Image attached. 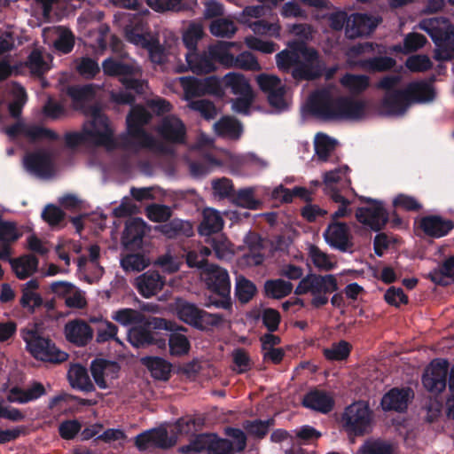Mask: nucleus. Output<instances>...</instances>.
<instances>
[{"label": "nucleus", "instance_id": "nucleus-1", "mask_svg": "<svg viewBox=\"0 0 454 454\" xmlns=\"http://www.w3.org/2000/svg\"><path fill=\"white\" fill-rule=\"evenodd\" d=\"M307 107L313 116L328 121L359 119L364 114L365 105L346 97L333 98L327 90H320L309 96Z\"/></svg>", "mask_w": 454, "mask_h": 454}, {"label": "nucleus", "instance_id": "nucleus-2", "mask_svg": "<svg viewBox=\"0 0 454 454\" xmlns=\"http://www.w3.org/2000/svg\"><path fill=\"white\" fill-rule=\"evenodd\" d=\"M148 113L143 109H137L127 116L128 136L121 137L120 147L137 153L140 149H153L156 146L155 138L144 129L149 121Z\"/></svg>", "mask_w": 454, "mask_h": 454}, {"label": "nucleus", "instance_id": "nucleus-3", "mask_svg": "<svg viewBox=\"0 0 454 454\" xmlns=\"http://www.w3.org/2000/svg\"><path fill=\"white\" fill-rule=\"evenodd\" d=\"M204 282L210 295L207 297L206 307L214 306L218 309H231V279L229 273L223 268L210 264L204 272Z\"/></svg>", "mask_w": 454, "mask_h": 454}, {"label": "nucleus", "instance_id": "nucleus-4", "mask_svg": "<svg viewBox=\"0 0 454 454\" xmlns=\"http://www.w3.org/2000/svg\"><path fill=\"white\" fill-rule=\"evenodd\" d=\"M102 68L105 74L117 77L126 90L134 91L138 95L145 92L146 82L141 78L143 71L137 62H124L108 58L103 61Z\"/></svg>", "mask_w": 454, "mask_h": 454}, {"label": "nucleus", "instance_id": "nucleus-5", "mask_svg": "<svg viewBox=\"0 0 454 454\" xmlns=\"http://www.w3.org/2000/svg\"><path fill=\"white\" fill-rule=\"evenodd\" d=\"M339 289L337 278L334 275H318L309 273L302 278L297 285L294 294L302 295L311 294L310 304L315 309H319L328 303L327 294Z\"/></svg>", "mask_w": 454, "mask_h": 454}, {"label": "nucleus", "instance_id": "nucleus-6", "mask_svg": "<svg viewBox=\"0 0 454 454\" xmlns=\"http://www.w3.org/2000/svg\"><path fill=\"white\" fill-rule=\"evenodd\" d=\"M21 337L27 350L37 360L61 364L68 358L67 353L58 348L51 339L40 335L35 327L22 329Z\"/></svg>", "mask_w": 454, "mask_h": 454}, {"label": "nucleus", "instance_id": "nucleus-7", "mask_svg": "<svg viewBox=\"0 0 454 454\" xmlns=\"http://www.w3.org/2000/svg\"><path fill=\"white\" fill-rule=\"evenodd\" d=\"M175 323L161 317H153L151 322L144 321L131 327L128 331V340L135 348H147L156 345L159 348H165L167 340L158 336V333L151 331V327L159 330L173 331Z\"/></svg>", "mask_w": 454, "mask_h": 454}, {"label": "nucleus", "instance_id": "nucleus-8", "mask_svg": "<svg viewBox=\"0 0 454 454\" xmlns=\"http://www.w3.org/2000/svg\"><path fill=\"white\" fill-rule=\"evenodd\" d=\"M373 412L366 402L348 405L342 414V427L348 436H364L372 432Z\"/></svg>", "mask_w": 454, "mask_h": 454}, {"label": "nucleus", "instance_id": "nucleus-9", "mask_svg": "<svg viewBox=\"0 0 454 454\" xmlns=\"http://www.w3.org/2000/svg\"><path fill=\"white\" fill-rule=\"evenodd\" d=\"M177 317L184 323L200 331H209L223 322V317L218 313H209L192 302L180 300L176 307Z\"/></svg>", "mask_w": 454, "mask_h": 454}, {"label": "nucleus", "instance_id": "nucleus-10", "mask_svg": "<svg viewBox=\"0 0 454 454\" xmlns=\"http://www.w3.org/2000/svg\"><path fill=\"white\" fill-rule=\"evenodd\" d=\"M300 52L299 60L291 71L294 79L297 81H313L320 78L325 70V63L318 51L307 46L304 43L297 44Z\"/></svg>", "mask_w": 454, "mask_h": 454}, {"label": "nucleus", "instance_id": "nucleus-11", "mask_svg": "<svg viewBox=\"0 0 454 454\" xmlns=\"http://www.w3.org/2000/svg\"><path fill=\"white\" fill-rule=\"evenodd\" d=\"M91 121L90 128H85L90 142L98 146H104L107 151L120 147L114 137V130L110 127L107 116L102 113L98 106L90 107Z\"/></svg>", "mask_w": 454, "mask_h": 454}, {"label": "nucleus", "instance_id": "nucleus-12", "mask_svg": "<svg viewBox=\"0 0 454 454\" xmlns=\"http://www.w3.org/2000/svg\"><path fill=\"white\" fill-rule=\"evenodd\" d=\"M448 373L449 362L446 359H434L425 369L422 384L428 392L438 395L447 386Z\"/></svg>", "mask_w": 454, "mask_h": 454}, {"label": "nucleus", "instance_id": "nucleus-13", "mask_svg": "<svg viewBox=\"0 0 454 454\" xmlns=\"http://www.w3.org/2000/svg\"><path fill=\"white\" fill-rule=\"evenodd\" d=\"M323 237L332 248L342 253L350 251L354 246L350 229L344 222H330Z\"/></svg>", "mask_w": 454, "mask_h": 454}, {"label": "nucleus", "instance_id": "nucleus-14", "mask_svg": "<svg viewBox=\"0 0 454 454\" xmlns=\"http://www.w3.org/2000/svg\"><path fill=\"white\" fill-rule=\"evenodd\" d=\"M356 219L373 231H380L388 222V213L383 204L373 207H359L355 213Z\"/></svg>", "mask_w": 454, "mask_h": 454}, {"label": "nucleus", "instance_id": "nucleus-15", "mask_svg": "<svg viewBox=\"0 0 454 454\" xmlns=\"http://www.w3.org/2000/svg\"><path fill=\"white\" fill-rule=\"evenodd\" d=\"M412 397L413 392L410 387H392L383 395L380 407L386 412H404L408 408L410 399Z\"/></svg>", "mask_w": 454, "mask_h": 454}, {"label": "nucleus", "instance_id": "nucleus-16", "mask_svg": "<svg viewBox=\"0 0 454 454\" xmlns=\"http://www.w3.org/2000/svg\"><path fill=\"white\" fill-rule=\"evenodd\" d=\"M378 26V20L366 13H353L347 20L346 35L349 38H357L370 35Z\"/></svg>", "mask_w": 454, "mask_h": 454}, {"label": "nucleus", "instance_id": "nucleus-17", "mask_svg": "<svg viewBox=\"0 0 454 454\" xmlns=\"http://www.w3.org/2000/svg\"><path fill=\"white\" fill-rule=\"evenodd\" d=\"M158 133L168 143L184 144L186 128L179 118L174 115H168L161 120L158 127Z\"/></svg>", "mask_w": 454, "mask_h": 454}, {"label": "nucleus", "instance_id": "nucleus-18", "mask_svg": "<svg viewBox=\"0 0 454 454\" xmlns=\"http://www.w3.org/2000/svg\"><path fill=\"white\" fill-rule=\"evenodd\" d=\"M411 105L406 90H394L385 93L381 109L387 115L399 116L404 114Z\"/></svg>", "mask_w": 454, "mask_h": 454}, {"label": "nucleus", "instance_id": "nucleus-19", "mask_svg": "<svg viewBox=\"0 0 454 454\" xmlns=\"http://www.w3.org/2000/svg\"><path fill=\"white\" fill-rule=\"evenodd\" d=\"M187 67L184 65L176 67V72L182 73L185 71H192L196 74H209L215 69L214 59L210 53L199 54L197 51H188L185 54Z\"/></svg>", "mask_w": 454, "mask_h": 454}, {"label": "nucleus", "instance_id": "nucleus-20", "mask_svg": "<svg viewBox=\"0 0 454 454\" xmlns=\"http://www.w3.org/2000/svg\"><path fill=\"white\" fill-rule=\"evenodd\" d=\"M5 133L11 137H16L20 134H24L33 141L43 138L51 141L59 139V135L52 129L36 125L26 127L20 122L8 126L5 129Z\"/></svg>", "mask_w": 454, "mask_h": 454}, {"label": "nucleus", "instance_id": "nucleus-21", "mask_svg": "<svg viewBox=\"0 0 454 454\" xmlns=\"http://www.w3.org/2000/svg\"><path fill=\"white\" fill-rule=\"evenodd\" d=\"M419 228L426 236L439 239L446 236L454 228V222L440 215H426L420 219Z\"/></svg>", "mask_w": 454, "mask_h": 454}, {"label": "nucleus", "instance_id": "nucleus-22", "mask_svg": "<svg viewBox=\"0 0 454 454\" xmlns=\"http://www.w3.org/2000/svg\"><path fill=\"white\" fill-rule=\"evenodd\" d=\"M165 285V278L158 271L148 270L135 280L138 293L145 298H150L161 291Z\"/></svg>", "mask_w": 454, "mask_h": 454}, {"label": "nucleus", "instance_id": "nucleus-23", "mask_svg": "<svg viewBox=\"0 0 454 454\" xmlns=\"http://www.w3.org/2000/svg\"><path fill=\"white\" fill-rule=\"evenodd\" d=\"M65 336L69 342L84 347L92 340L93 330L86 322L75 319L65 325Z\"/></svg>", "mask_w": 454, "mask_h": 454}, {"label": "nucleus", "instance_id": "nucleus-24", "mask_svg": "<svg viewBox=\"0 0 454 454\" xmlns=\"http://www.w3.org/2000/svg\"><path fill=\"white\" fill-rule=\"evenodd\" d=\"M146 224L141 218L128 222L122 234V244L128 250L141 248L145 234Z\"/></svg>", "mask_w": 454, "mask_h": 454}, {"label": "nucleus", "instance_id": "nucleus-25", "mask_svg": "<svg viewBox=\"0 0 454 454\" xmlns=\"http://www.w3.org/2000/svg\"><path fill=\"white\" fill-rule=\"evenodd\" d=\"M27 169L38 176H50L53 170L52 160L50 153L46 152H35L26 156L24 160Z\"/></svg>", "mask_w": 454, "mask_h": 454}, {"label": "nucleus", "instance_id": "nucleus-26", "mask_svg": "<svg viewBox=\"0 0 454 454\" xmlns=\"http://www.w3.org/2000/svg\"><path fill=\"white\" fill-rule=\"evenodd\" d=\"M302 405L325 414L333 409L334 400L327 392L314 389L304 395Z\"/></svg>", "mask_w": 454, "mask_h": 454}, {"label": "nucleus", "instance_id": "nucleus-27", "mask_svg": "<svg viewBox=\"0 0 454 454\" xmlns=\"http://www.w3.org/2000/svg\"><path fill=\"white\" fill-rule=\"evenodd\" d=\"M155 231L160 232L168 239L178 237H191L193 234L192 226L190 222L174 218L163 224L155 227Z\"/></svg>", "mask_w": 454, "mask_h": 454}, {"label": "nucleus", "instance_id": "nucleus-28", "mask_svg": "<svg viewBox=\"0 0 454 454\" xmlns=\"http://www.w3.org/2000/svg\"><path fill=\"white\" fill-rule=\"evenodd\" d=\"M67 379L70 386L74 389L83 392H92L95 390L94 384L90 379L87 369L79 364L70 367L67 372Z\"/></svg>", "mask_w": 454, "mask_h": 454}, {"label": "nucleus", "instance_id": "nucleus-29", "mask_svg": "<svg viewBox=\"0 0 454 454\" xmlns=\"http://www.w3.org/2000/svg\"><path fill=\"white\" fill-rule=\"evenodd\" d=\"M427 278L437 286H447L449 279L454 281V254L446 258L438 267L433 269Z\"/></svg>", "mask_w": 454, "mask_h": 454}, {"label": "nucleus", "instance_id": "nucleus-30", "mask_svg": "<svg viewBox=\"0 0 454 454\" xmlns=\"http://www.w3.org/2000/svg\"><path fill=\"white\" fill-rule=\"evenodd\" d=\"M215 132L218 137L238 140L243 132L239 121L231 116H223L214 124Z\"/></svg>", "mask_w": 454, "mask_h": 454}, {"label": "nucleus", "instance_id": "nucleus-31", "mask_svg": "<svg viewBox=\"0 0 454 454\" xmlns=\"http://www.w3.org/2000/svg\"><path fill=\"white\" fill-rule=\"evenodd\" d=\"M12 270L19 279H26L37 271L39 260L34 254H25L10 260Z\"/></svg>", "mask_w": 454, "mask_h": 454}, {"label": "nucleus", "instance_id": "nucleus-32", "mask_svg": "<svg viewBox=\"0 0 454 454\" xmlns=\"http://www.w3.org/2000/svg\"><path fill=\"white\" fill-rule=\"evenodd\" d=\"M141 364L151 372L153 378L160 380H168L171 373V364L162 357L144 356Z\"/></svg>", "mask_w": 454, "mask_h": 454}, {"label": "nucleus", "instance_id": "nucleus-33", "mask_svg": "<svg viewBox=\"0 0 454 454\" xmlns=\"http://www.w3.org/2000/svg\"><path fill=\"white\" fill-rule=\"evenodd\" d=\"M410 101L424 103L434 100L435 92L434 87L425 81H417L410 82L406 88Z\"/></svg>", "mask_w": 454, "mask_h": 454}, {"label": "nucleus", "instance_id": "nucleus-34", "mask_svg": "<svg viewBox=\"0 0 454 454\" xmlns=\"http://www.w3.org/2000/svg\"><path fill=\"white\" fill-rule=\"evenodd\" d=\"M223 223V219L217 210L207 208L203 211V218L198 229L199 233L207 237L218 233L222 231Z\"/></svg>", "mask_w": 454, "mask_h": 454}, {"label": "nucleus", "instance_id": "nucleus-35", "mask_svg": "<svg viewBox=\"0 0 454 454\" xmlns=\"http://www.w3.org/2000/svg\"><path fill=\"white\" fill-rule=\"evenodd\" d=\"M65 91L74 105L81 106L95 99L97 86L93 83L74 84L67 86Z\"/></svg>", "mask_w": 454, "mask_h": 454}, {"label": "nucleus", "instance_id": "nucleus-36", "mask_svg": "<svg viewBox=\"0 0 454 454\" xmlns=\"http://www.w3.org/2000/svg\"><path fill=\"white\" fill-rule=\"evenodd\" d=\"M173 331L168 337V347L171 355L181 356L187 354L190 350L191 344L188 338L177 331L186 332V328L184 326H177L176 324L173 327Z\"/></svg>", "mask_w": 454, "mask_h": 454}, {"label": "nucleus", "instance_id": "nucleus-37", "mask_svg": "<svg viewBox=\"0 0 454 454\" xmlns=\"http://www.w3.org/2000/svg\"><path fill=\"white\" fill-rule=\"evenodd\" d=\"M396 61L392 57L379 56L369 59H359L355 65L369 72H385L392 69Z\"/></svg>", "mask_w": 454, "mask_h": 454}, {"label": "nucleus", "instance_id": "nucleus-38", "mask_svg": "<svg viewBox=\"0 0 454 454\" xmlns=\"http://www.w3.org/2000/svg\"><path fill=\"white\" fill-rule=\"evenodd\" d=\"M146 4L155 12L175 11L180 12L191 10L192 6L197 4V0H145Z\"/></svg>", "mask_w": 454, "mask_h": 454}, {"label": "nucleus", "instance_id": "nucleus-39", "mask_svg": "<svg viewBox=\"0 0 454 454\" xmlns=\"http://www.w3.org/2000/svg\"><path fill=\"white\" fill-rule=\"evenodd\" d=\"M124 32L125 38L128 42L137 46H140L143 49L153 36L150 33L144 32V25L141 20L137 21L134 25H127L124 28Z\"/></svg>", "mask_w": 454, "mask_h": 454}, {"label": "nucleus", "instance_id": "nucleus-40", "mask_svg": "<svg viewBox=\"0 0 454 454\" xmlns=\"http://www.w3.org/2000/svg\"><path fill=\"white\" fill-rule=\"evenodd\" d=\"M293 284L281 278L270 279L264 284L265 295L272 299H282L291 294Z\"/></svg>", "mask_w": 454, "mask_h": 454}, {"label": "nucleus", "instance_id": "nucleus-41", "mask_svg": "<svg viewBox=\"0 0 454 454\" xmlns=\"http://www.w3.org/2000/svg\"><path fill=\"white\" fill-rule=\"evenodd\" d=\"M298 43L290 44L291 51L284 50L276 55V62L279 70L289 73L296 67L301 55L297 50Z\"/></svg>", "mask_w": 454, "mask_h": 454}, {"label": "nucleus", "instance_id": "nucleus-42", "mask_svg": "<svg viewBox=\"0 0 454 454\" xmlns=\"http://www.w3.org/2000/svg\"><path fill=\"white\" fill-rule=\"evenodd\" d=\"M223 82L227 89H231L235 95H242L254 92L245 76L237 73H229L223 78Z\"/></svg>", "mask_w": 454, "mask_h": 454}, {"label": "nucleus", "instance_id": "nucleus-43", "mask_svg": "<svg viewBox=\"0 0 454 454\" xmlns=\"http://www.w3.org/2000/svg\"><path fill=\"white\" fill-rule=\"evenodd\" d=\"M145 318L142 312L130 308L120 309L112 315L113 320L124 326L143 324Z\"/></svg>", "mask_w": 454, "mask_h": 454}, {"label": "nucleus", "instance_id": "nucleus-44", "mask_svg": "<svg viewBox=\"0 0 454 454\" xmlns=\"http://www.w3.org/2000/svg\"><path fill=\"white\" fill-rule=\"evenodd\" d=\"M232 43L218 42L209 48V53L214 61H217L226 67L235 66L236 58L230 52Z\"/></svg>", "mask_w": 454, "mask_h": 454}, {"label": "nucleus", "instance_id": "nucleus-45", "mask_svg": "<svg viewBox=\"0 0 454 454\" xmlns=\"http://www.w3.org/2000/svg\"><path fill=\"white\" fill-rule=\"evenodd\" d=\"M340 83L352 94L359 95L367 90L370 81L365 74H346L340 79Z\"/></svg>", "mask_w": 454, "mask_h": 454}, {"label": "nucleus", "instance_id": "nucleus-46", "mask_svg": "<svg viewBox=\"0 0 454 454\" xmlns=\"http://www.w3.org/2000/svg\"><path fill=\"white\" fill-rule=\"evenodd\" d=\"M166 438V431H145L136 436L135 445L139 450H145L150 445L161 444Z\"/></svg>", "mask_w": 454, "mask_h": 454}, {"label": "nucleus", "instance_id": "nucleus-47", "mask_svg": "<svg viewBox=\"0 0 454 454\" xmlns=\"http://www.w3.org/2000/svg\"><path fill=\"white\" fill-rule=\"evenodd\" d=\"M244 241L251 254L249 256L252 258V262L254 265L262 264L264 260V256L262 254L264 246L261 236L255 232L250 231L245 237Z\"/></svg>", "mask_w": 454, "mask_h": 454}, {"label": "nucleus", "instance_id": "nucleus-48", "mask_svg": "<svg viewBox=\"0 0 454 454\" xmlns=\"http://www.w3.org/2000/svg\"><path fill=\"white\" fill-rule=\"evenodd\" d=\"M254 190L253 188H244L234 192L231 202L239 207L255 210L259 208L261 202L254 196Z\"/></svg>", "mask_w": 454, "mask_h": 454}, {"label": "nucleus", "instance_id": "nucleus-49", "mask_svg": "<svg viewBox=\"0 0 454 454\" xmlns=\"http://www.w3.org/2000/svg\"><path fill=\"white\" fill-rule=\"evenodd\" d=\"M209 30L216 37L231 38L237 31V27L230 19L218 18L211 22Z\"/></svg>", "mask_w": 454, "mask_h": 454}, {"label": "nucleus", "instance_id": "nucleus-50", "mask_svg": "<svg viewBox=\"0 0 454 454\" xmlns=\"http://www.w3.org/2000/svg\"><path fill=\"white\" fill-rule=\"evenodd\" d=\"M274 419H269L266 420H247L244 423V428L249 435L258 439H262L267 435L270 428L274 426Z\"/></svg>", "mask_w": 454, "mask_h": 454}, {"label": "nucleus", "instance_id": "nucleus-51", "mask_svg": "<svg viewBox=\"0 0 454 454\" xmlns=\"http://www.w3.org/2000/svg\"><path fill=\"white\" fill-rule=\"evenodd\" d=\"M256 293L255 285L246 278L245 277H239L237 279L235 286V295L240 303H247L250 301Z\"/></svg>", "mask_w": 454, "mask_h": 454}, {"label": "nucleus", "instance_id": "nucleus-52", "mask_svg": "<svg viewBox=\"0 0 454 454\" xmlns=\"http://www.w3.org/2000/svg\"><path fill=\"white\" fill-rule=\"evenodd\" d=\"M352 346L346 340H340L333 343L331 348H325L323 353L325 357L330 361L346 360L351 352Z\"/></svg>", "mask_w": 454, "mask_h": 454}, {"label": "nucleus", "instance_id": "nucleus-53", "mask_svg": "<svg viewBox=\"0 0 454 454\" xmlns=\"http://www.w3.org/2000/svg\"><path fill=\"white\" fill-rule=\"evenodd\" d=\"M180 82L187 99L206 95L203 79L182 77Z\"/></svg>", "mask_w": 454, "mask_h": 454}, {"label": "nucleus", "instance_id": "nucleus-54", "mask_svg": "<svg viewBox=\"0 0 454 454\" xmlns=\"http://www.w3.org/2000/svg\"><path fill=\"white\" fill-rule=\"evenodd\" d=\"M145 215L152 222L166 223L172 216V209L167 205L153 203L145 207Z\"/></svg>", "mask_w": 454, "mask_h": 454}, {"label": "nucleus", "instance_id": "nucleus-55", "mask_svg": "<svg viewBox=\"0 0 454 454\" xmlns=\"http://www.w3.org/2000/svg\"><path fill=\"white\" fill-rule=\"evenodd\" d=\"M148 264V259L141 253L127 254L121 261V265L126 271H141Z\"/></svg>", "mask_w": 454, "mask_h": 454}, {"label": "nucleus", "instance_id": "nucleus-56", "mask_svg": "<svg viewBox=\"0 0 454 454\" xmlns=\"http://www.w3.org/2000/svg\"><path fill=\"white\" fill-rule=\"evenodd\" d=\"M248 27L256 35H269L276 38L280 36V26L275 22H269L265 20H258L248 24Z\"/></svg>", "mask_w": 454, "mask_h": 454}, {"label": "nucleus", "instance_id": "nucleus-57", "mask_svg": "<svg viewBox=\"0 0 454 454\" xmlns=\"http://www.w3.org/2000/svg\"><path fill=\"white\" fill-rule=\"evenodd\" d=\"M204 35L203 27L200 24L192 23L183 35V43L188 49V51H197L198 42Z\"/></svg>", "mask_w": 454, "mask_h": 454}, {"label": "nucleus", "instance_id": "nucleus-58", "mask_svg": "<svg viewBox=\"0 0 454 454\" xmlns=\"http://www.w3.org/2000/svg\"><path fill=\"white\" fill-rule=\"evenodd\" d=\"M335 141L325 134H318L315 140V151L318 159L326 161L334 149Z\"/></svg>", "mask_w": 454, "mask_h": 454}, {"label": "nucleus", "instance_id": "nucleus-59", "mask_svg": "<svg viewBox=\"0 0 454 454\" xmlns=\"http://www.w3.org/2000/svg\"><path fill=\"white\" fill-rule=\"evenodd\" d=\"M190 109L196 111L206 120L215 119L217 110L215 104L208 99L191 100L188 104Z\"/></svg>", "mask_w": 454, "mask_h": 454}, {"label": "nucleus", "instance_id": "nucleus-60", "mask_svg": "<svg viewBox=\"0 0 454 454\" xmlns=\"http://www.w3.org/2000/svg\"><path fill=\"white\" fill-rule=\"evenodd\" d=\"M349 172L350 168L347 165L325 172L324 175V184H325V189L333 187V184H337L343 179L348 184V185H350L351 180L348 177Z\"/></svg>", "mask_w": 454, "mask_h": 454}, {"label": "nucleus", "instance_id": "nucleus-61", "mask_svg": "<svg viewBox=\"0 0 454 454\" xmlns=\"http://www.w3.org/2000/svg\"><path fill=\"white\" fill-rule=\"evenodd\" d=\"M118 327L112 322L105 320L97 328L96 341L104 343L111 340L120 342L117 338Z\"/></svg>", "mask_w": 454, "mask_h": 454}, {"label": "nucleus", "instance_id": "nucleus-62", "mask_svg": "<svg viewBox=\"0 0 454 454\" xmlns=\"http://www.w3.org/2000/svg\"><path fill=\"white\" fill-rule=\"evenodd\" d=\"M21 237L14 222L4 221L0 218V243L12 244Z\"/></svg>", "mask_w": 454, "mask_h": 454}, {"label": "nucleus", "instance_id": "nucleus-63", "mask_svg": "<svg viewBox=\"0 0 454 454\" xmlns=\"http://www.w3.org/2000/svg\"><path fill=\"white\" fill-rule=\"evenodd\" d=\"M392 444L381 440L366 441L361 447V454H393Z\"/></svg>", "mask_w": 454, "mask_h": 454}, {"label": "nucleus", "instance_id": "nucleus-64", "mask_svg": "<svg viewBox=\"0 0 454 454\" xmlns=\"http://www.w3.org/2000/svg\"><path fill=\"white\" fill-rule=\"evenodd\" d=\"M20 305L27 312L33 314L36 309L43 305V299L38 293L24 291L21 292Z\"/></svg>", "mask_w": 454, "mask_h": 454}]
</instances>
